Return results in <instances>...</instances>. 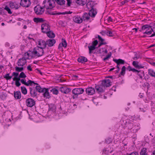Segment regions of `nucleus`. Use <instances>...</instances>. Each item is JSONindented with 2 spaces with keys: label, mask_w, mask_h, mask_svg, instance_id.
<instances>
[{
  "label": "nucleus",
  "mask_w": 155,
  "mask_h": 155,
  "mask_svg": "<svg viewBox=\"0 0 155 155\" xmlns=\"http://www.w3.org/2000/svg\"><path fill=\"white\" fill-rule=\"evenodd\" d=\"M41 29L43 32L46 33L47 36L50 38H53L55 36V34L50 31V26L46 23L43 24L41 25Z\"/></svg>",
  "instance_id": "nucleus-1"
},
{
  "label": "nucleus",
  "mask_w": 155,
  "mask_h": 155,
  "mask_svg": "<svg viewBox=\"0 0 155 155\" xmlns=\"http://www.w3.org/2000/svg\"><path fill=\"white\" fill-rule=\"evenodd\" d=\"M44 7L47 9H51L55 6L54 0H45L43 3Z\"/></svg>",
  "instance_id": "nucleus-2"
},
{
  "label": "nucleus",
  "mask_w": 155,
  "mask_h": 155,
  "mask_svg": "<svg viewBox=\"0 0 155 155\" xmlns=\"http://www.w3.org/2000/svg\"><path fill=\"white\" fill-rule=\"evenodd\" d=\"M39 46H37L35 48L33 51L31 52L32 54L35 56H37L38 57L42 56L44 53V51L43 49L39 48Z\"/></svg>",
  "instance_id": "nucleus-3"
},
{
  "label": "nucleus",
  "mask_w": 155,
  "mask_h": 155,
  "mask_svg": "<svg viewBox=\"0 0 155 155\" xmlns=\"http://www.w3.org/2000/svg\"><path fill=\"white\" fill-rule=\"evenodd\" d=\"M87 7L89 9V7H90L91 9L89 10L88 14L90 16L94 18L95 17L97 14V11L96 8H93L92 6L91 3L90 2H88L86 4Z\"/></svg>",
  "instance_id": "nucleus-4"
},
{
  "label": "nucleus",
  "mask_w": 155,
  "mask_h": 155,
  "mask_svg": "<svg viewBox=\"0 0 155 155\" xmlns=\"http://www.w3.org/2000/svg\"><path fill=\"white\" fill-rule=\"evenodd\" d=\"M140 31H143V34H146L148 35H150L152 32H153L152 28H150L148 25H143L140 30Z\"/></svg>",
  "instance_id": "nucleus-5"
},
{
  "label": "nucleus",
  "mask_w": 155,
  "mask_h": 155,
  "mask_svg": "<svg viewBox=\"0 0 155 155\" xmlns=\"http://www.w3.org/2000/svg\"><path fill=\"white\" fill-rule=\"evenodd\" d=\"M44 8V6L42 7L39 5H38L34 8V10L37 15H41L44 13L45 11Z\"/></svg>",
  "instance_id": "nucleus-6"
},
{
  "label": "nucleus",
  "mask_w": 155,
  "mask_h": 155,
  "mask_svg": "<svg viewBox=\"0 0 155 155\" xmlns=\"http://www.w3.org/2000/svg\"><path fill=\"white\" fill-rule=\"evenodd\" d=\"M29 59L28 58H25V57H23L22 58L18 59L17 64L18 66L23 67L26 63V60Z\"/></svg>",
  "instance_id": "nucleus-7"
},
{
  "label": "nucleus",
  "mask_w": 155,
  "mask_h": 155,
  "mask_svg": "<svg viewBox=\"0 0 155 155\" xmlns=\"http://www.w3.org/2000/svg\"><path fill=\"white\" fill-rule=\"evenodd\" d=\"M26 105L29 107H31L35 104V101L34 100L31 98H28L25 101Z\"/></svg>",
  "instance_id": "nucleus-8"
},
{
  "label": "nucleus",
  "mask_w": 155,
  "mask_h": 155,
  "mask_svg": "<svg viewBox=\"0 0 155 155\" xmlns=\"http://www.w3.org/2000/svg\"><path fill=\"white\" fill-rule=\"evenodd\" d=\"M84 91L83 88H78L74 89L72 91V93L74 95L78 96L79 94H82Z\"/></svg>",
  "instance_id": "nucleus-9"
},
{
  "label": "nucleus",
  "mask_w": 155,
  "mask_h": 155,
  "mask_svg": "<svg viewBox=\"0 0 155 155\" xmlns=\"http://www.w3.org/2000/svg\"><path fill=\"white\" fill-rule=\"evenodd\" d=\"M20 5L25 7H28L31 5V2L30 0H21Z\"/></svg>",
  "instance_id": "nucleus-10"
},
{
  "label": "nucleus",
  "mask_w": 155,
  "mask_h": 155,
  "mask_svg": "<svg viewBox=\"0 0 155 155\" xmlns=\"http://www.w3.org/2000/svg\"><path fill=\"white\" fill-rule=\"evenodd\" d=\"M29 91L30 96L33 98L37 97V93L35 89V87H31L29 88Z\"/></svg>",
  "instance_id": "nucleus-11"
},
{
  "label": "nucleus",
  "mask_w": 155,
  "mask_h": 155,
  "mask_svg": "<svg viewBox=\"0 0 155 155\" xmlns=\"http://www.w3.org/2000/svg\"><path fill=\"white\" fill-rule=\"evenodd\" d=\"M111 83L110 80L109 79H107L103 80L101 83V84L105 88L111 86Z\"/></svg>",
  "instance_id": "nucleus-12"
},
{
  "label": "nucleus",
  "mask_w": 155,
  "mask_h": 155,
  "mask_svg": "<svg viewBox=\"0 0 155 155\" xmlns=\"http://www.w3.org/2000/svg\"><path fill=\"white\" fill-rule=\"evenodd\" d=\"M96 91L98 93H101L104 91L105 88L101 84L95 86Z\"/></svg>",
  "instance_id": "nucleus-13"
},
{
  "label": "nucleus",
  "mask_w": 155,
  "mask_h": 155,
  "mask_svg": "<svg viewBox=\"0 0 155 155\" xmlns=\"http://www.w3.org/2000/svg\"><path fill=\"white\" fill-rule=\"evenodd\" d=\"M60 91L65 94H68L71 91V89L66 87H60Z\"/></svg>",
  "instance_id": "nucleus-14"
},
{
  "label": "nucleus",
  "mask_w": 155,
  "mask_h": 155,
  "mask_svg": "<svg viewBox=\"0 0 155 155\" xmlns=\"http://www.w3.org/2000/svg\"><path fill=\"white\" fill-rule=\"evenodd\" d=\"M38 45H39L41 46V47H39V48L41 49H44L46 48L47 44L46 43V41L42 39L39 40L38 41Z\"/></svg>",
  "instance_id": "nucleus-15"
},
{
  "label": "nucleus",
  "mask_w": 155,
  "mask_h": 155,
  "mask_svg": "<svg viewBox=\"0 0 155 155\" xmlns=\"http://www.w3.org/2000/svg\"><path fill=\"white\" fill-rule=\"evenodd\" d=\"M86 93L89 95H92L95 92L94 89L92 87H89L86 89Z\"/></svg>",
  "instance_id": "nucleus-16"
},
{
  "label": "nucleus",
  "mask_w": 155,
  "mask_h": 155,
  "mask_svg": "<svg viewBox=\"0 0 155 155\" xmlns=\"http://www.w3.org/2000/svg\"><path fill=\"white\" fill-rule=\"evenodd\" d=\"M73 20L75 22L77 23H81L83 21L82 18L78 15L74 16L73 18Z\"/></svg>",
  "instance_id": "nucleus-17"
},
{
  "label": "nucleus",
  "mask_w": 155,
  "mask_h": 155,
  "mask_svg": "<svg viewBox=\"0 0 155 155\" xmlns=\"http://www.w3.org/2000/svg\"><path fill=\"white\" fill-rule=\"evenodd\" d=\"M55 42V40L53 39H49L46 41L47 45H48L49 47L52 46Z\"/></svg>",
  "instance_id": "nucleus-18"
},
{
  "label": "nucleus",
  "mask_w": 155,
  "mask_h": 155,
  "mask_svg": "<svg viewBox=\"0 0 155 155\" xmlns=\"http://www.w3.org/2000/svg\"><path fill=\"white\" fill-rule=\"evenodd\" d=\"M48 91V89L44 88L43 92L42 93H43V96L44 97L49 99L51 97Z\"/></svg>",
  "instance_id": "nucleus-19"
},
{
  "label": "nucleus",
  "mask_w": 155,
  "mask_h": 155,
  "mask_svg": "<svg viewBox=\"0 0 155 155\" xmlns=\"http://www.w3.org/2000/svg\"><path fill=\"white\" fill-rule=\"evenodd\" d=\"M90 16L87 13H85L82 16L83 21H87L90 18Z\"/></svg>",
  "instance_id": "nucleus-20"
},
{
  "label": "nucleus",
  "mask_w": 155,
  "mask_h": 155,
  "mask_svg": "<svg viewBox=\"0 0 155 155\" xmlns=\"http://www.w3.org/2000/svg\"><path fill=\"white\" fill-rule=\"evenodd\" d=\"M97 38L99 40V41H101L100 43L99 44L97 48H99L102 45H106L107 44L106 42H104L103 41H104V39L102 38L101 37L100 35H98Z\"/></svg>",
  "instance_id": "nucleus-21"
},
{
  "label": "nucleus",
  "mask_w": 155,
  "mask_h": 155,
  "mask_svg": "<svg viewBox=\"0 0 155 155\" xmlns=\"http://www.w3.org/2000/svg\"><path fill=\"white\" fill-rule=\"evenodd\" d=\"M10 6L12 8L18 9L19 7V5L16 2H11L9 4Z\"/></svg>",
  "instance_id": "nucleus-22"
},
{
  "label": "nucleus",
  "mask_w": 155,
  "mask_h": 155,
  "mask_svg": "<svg viewBox=\"0 0 155 155\" xmlns=\"http://www.w3.org/2000/svg\"><path fill=\"white\" fill-rule=\"evenodd\" d=\"M14 96L17 99H20L21 97V93L20 91H17L14 92Z\"/></svg>",
  "instance_id": "nucleus-23"
},
{
  "label": "nucleus",
  "mask_w": 155,
  "mask_h": 155,
  "mask_svg": "<svg viewBox=\"0 0 155 155\" xmlns=\"http://www.w3.org/2000/svg\"><path fill=\"white\" fill-rule=\"evenodd\" d=\"M113 60L117 65H120V64H125L124 61L120 59H114Z\"/></svg>",
  "instance_id": "nucleus-24"
},
{
  "label": "nucleus",
  "mask_w": 155,
  "mask_h": 155,
  "mask_svg": "<svg viewBox=\"0 0 155 155\" xmlns=\"http://www.w3.org/2000/svg\"><path fill=\"white\" fill-rule=\"evenodd\" d=\"M87 58L81 56L79 57L78 59V61L79 62L82 63H84L87 62Z\"/></svg>",
  "instance_id": "nucleus-25"
},
{
  "label": "nucleus",
  "mask_w": 155,
  "mask_h": 155,
  "mask_svg": "<svg viewBox=\"0 0 155 155\" xmlns=\"http://www.w3.org/2000/svg\"><path fill=\"white\" fill-rule=\"evenodd\" d=\"M87 0H76V2L80 5H84L87 3Z\"/></svg>",
  "instance_id": "nucleus-26"
},
{
  "label": "nucleus",
  "mask_w": 155,
  "mask_h": 155,
  "mask_svg": "<svg viewBox=\"0 0 155 155\" xmlns=\"http://www.w3.org/2000/svg\"><path fill=\"white\" fill-rule=\"evenodd\" d=\"M33 21L37 23L43 22L45 21L43 18H34Z\"/></svg>",
  "instance_id": "nucleus-27"
},
{
  "label": "nucleus",
  "mask_w": 155,
  "mask_h": 155,
  "mask_svg": "<svg viewBox=\"0 0 155 155\" xmlns=\"http://www.w3.org/2000/svg\"><path fill=\"white\" fill-rule=\"evenodd\" d=\"M67 46V43L65 39H62V43L61 45L60 44L58 46V48L59 49L60 48L63 47L64 48L66 47Z\"/></svg>",
  "instance_id": "nucleus-28"
},
{
  "label": "nucleus",
  "mask_w": 155,
  "mask_h": 155,
  "mask_svg": "<svg viewBox=\"0 0 155 155\" xmlns=\"http://www.w3.org/2000/svg\"><path fill=\"white\" fill-rule=\"evenodd\" d=\"M35 90L38 91L39 93H41L43 92L44 88H42L40 85H37L36 86Z\"/></svg>",
  "instance_id": "nucleus-29"
},
{
  "label": "nucleus",
  "mask_w": 155,
  "mask_h": 155,
  "mask_svg": "<svg viewBox=\"0 0 155 155\" xmlns=\"http://www.w3.org/2000/svg\"><path fill=\"white\" fill-rule=\"evenodd\" d=\"M56 107L54 104H51L49 105V110L53 111L55 110Z\"/></svg>",
  "instance_id": "nucleus-30"
},
{
  "label": "nucleus",
  "mask_w": 155,
  "mask_h": 155,
  "mask_svg": "<svg viewBox=\"0 0 155 155\" xmlns=\"http://www.w3.org/2000/svg\"><path fill=\"white\" fill-rule=\"evenodd\" d=\"M57 3L60 5H62L64 4L65 1L64 0H54Z\"/></svg>",
  "instance_id": "nucleus-31"
},
{
  "label": "nucleus",
  "mask_w": 155,
  "mask_h": 155,
  "mask_svg": "<svg viewBox=\"0 0 155 155\" xmlns=\"http://www.w3.org/2000/svg\"><path fill=\"white\" fill-rule=\"evenodd\" d=\"M148 74L151 76L155 78V72L154 71L151 69H148Z\"/></svg>",
  "instance_id": "nucleus-32"
},
{
  "label": "nucleus",
  "mask_w": 155,
  "mask_h": 155,
  "mask_svg": "<svg viewBox=\"0 0 155 155\" xmlns=\"http://www.w3.org/2000/svg\"><path fill=\"white\" fill-rule=\"evenodd\" d=\"M21 90L22 93L24 95L26 94L27 93V90L24 86H22L21 87Z\"/></svg>",
  "instance_id": "nucleus-33"
},
{
  "label": "nucleus",
  "mask_w": 155,
  "mask_h": 155,
  "mask_svg": "<svg viewBox=\"0 0 155 155\" xmlns=\"http://www.w3.org/2000/svg\"><path fill=\"white\" fill-rule=\"evenodd\" d=\"M140 155H148L146 153V148H143L141 150L140 153Z\"/></svg>",
  "instance_id": "nucleus-34"
},
{
  "label": "nucleus",
  "mask_w": 155,
  "mask_h": 155,
  "mask_svg": "<svg viewBox=\"0 0 155 155\" xmlns=\"http://www.w3.org/2000/svg\"><path fill=\"white\" fill-rule=\"evenodd\" d=\"M88 48H89V53L90 54H91L92 52V51L94 50L96 48V47L92 45L88 46Z\"/></svg>",
  "instance_id": "nucleus-35"
},
{
  "label": "nucleus",
  "mask_w": 155,
  "mask_h": 155,
  "mask_svg": "<svg viewBox=\"0 0 155 155\" xmlns=\"http://www.w3.org/2000/svg\"><path fill=\"white\" fill-rule=\"evenodd\" d=\"M30 53H28V52H26L25 53V57L26 58H28L29 57H32L33 56H34L33 54H32V53H31V51H30Z\"/></svg>",
  "instance_id": "nucleus-36"
},
{
  "label": "nucleus",
  "mask_w": 155,
  "mask_h": 155,
  "mask_svg": "<svg viewBox=\"0 0 155 155\" xmlns=\"http://www.w3.org/2000/svg\"><path fill=\"white\" fill-rule=\"evenodd\" d=\"M126 68L125 66H123L121 69V71L120 73V74L124 76L125 73Z\"/></svg>",
  "instance_id": "nucleus-37"
},
{
  "label": "nucleus",
  "mask_w": 155,
  "mask_h": 155,
  "mask_svg": "<svg viewBox=\"0 0 155 155\" xmlns=\"http://www.w3.org/2000/svg\"><path fill=\"white\" fill-rule=\"evenodd\" d=\"M15 70L16 71L18 72H20L23 71L24 70V68L23 67H19L17 66H16L15 67Z\"/></svg>",
  "instance_id": "nucleus-38"
},
{
  "label": "nucleus",
  "mask_w": 155,
  "mask_h": 155,
  "mask_svg": "<svg viewBox=\"0 0 155 155\" xmlns=\"http://www.w3.org/2000/svg\"><path fill=\"white\" fill-rule=\"evenodd\" d=\"M50 91L53 93V94L55 95L58 94V90L54 88L52 89Z\"/></svg>",
  "instance_id": "nucleus-39"
},
{
  "label": "nucleus",
  "mask_w": 155,
  "mask_h": 155,
  "mask_svg": "<svg viewBox=\"0 0 155 155\" xmlns=\"http://www.w3.org/2000/svg\"><path fill=\"white\" fill-rule=\"evenodd\" d=\"M140 56L139 54L137 52H134V57H133V59L134 60H137L140 58Z\"/></svg>",
  "instance_id": "nucleus-40"
},
{
  "label": "nucleus",
  "mask_w": 155,
  "mask_h": 155,
  "mask_svg": "<svg viewBox=\"0 0 155 155\" xmlns=\"http://www.w3.org/2000/svg\"><path fill=\"white\" fill-rule=\"evenodd\" d=\"M72 13V12H71L70 11H69V12H60V13H57V14L58 15H65V14H71Z\"/></svg>",
  "instance_id": "nucleus-41"
},
{
  "label": "nucleus",
  "mask_w": 155,
  "mask_h": 155,
  "mask_svg": "<svg viewBox=\"0 0 155 155\" xmlns=\"http://www.w3.org/2000/svg\"><path fill=\"white\" fill-rule=\"evenodd\" d=\"M9 74H7L4 76V77L7 80H10L12 78V76H9Z\"/></svg>",
  "instance_id": "nucleus-42"
},
{
  "label": "nucleus",
  "mask_w": 155,
  "mask_h": 155,
  "mask_svg": "<svg viewBox=\"0 0 155 155\" xmlns=\"http://www.w3.org/2000/svg\"><path fill=\"white\" fill-rule=\"evenodd\" d=\"M133 65L136 68L138 67L139 62L137 61H134L132 62Z\"/></svg>",
  "instance_id": "nucleus-43"
},
{
  "label": "nucleus",
  "mask_w": 155,
  "mask_h": 155,
  "mask_svg": "<svg viewBox=\"0 0 155 155\" xmlns=\"http://www.w3.org/2000/svg\"><path fill=\"white\" fill-rule=\"evenodd\" d=\"M4 9L7 11L9 14H12V12H11L10 9L8 6H5L4 8Z\"/></svg>",
  "instance_id": "nucleus-44"
},
{
  "label": "nucleus",
  "mask_w": 155,
  "mask_h": 155,
  "mask_svg": "<svg viewBox=\"0 0 155 155\" xmlns=\"http://www.w3.org/2000/svg\"><path fill=\"white\" fill-rule=\"evenodd\" d=\"M27 83V85H26L27 86H32V84L34 83V81H32L31 80H29L28 81Z\"/></svg>",
  "instance_id": "nucleus-45"
},
{
  "label": "nucleus",
  "mask_w": 155,
  "mask_h": 155,
  "mask_svg": "<svg viewBox=\"0 0 155 155\" xmlns=\"http://www.w3.org/2000/svg\"><path fill=\"white\" fill-rule=\"evenodd\" d=\"M155 24L154 23H152L150 24L149 25H148V26L149 27L151 28L153 30V32H154V28L153 27H155Z\"/></svg>",
  "instance_id": "nucleus-46"
},
{
  "label": "nucleus",
  "mask_w": 155,
  "mask_h": 155,
  "mask_svg": "<svg viewBox=\"0 0 155 155\" xmlns=\"http://www.w3.org/2000/svg\"><path fill=\"white\" fill-rule=\"evenodd\" d=\"M19 78H25L26 77V75L25 74L24 72H21L20 73V74H19Z\"/></svg>",
  "instance_id": "nucleus-47"
},
{
  "label": "nucleus",
  "mask_w": 155,
  "mask_h": 155,
  "mask_svg": "<svg viewBox=\"0 0 155 155\" xmlns=\"http://www.w3.org/2000/svg\"><path fill=\"white\" fill-rule=\"evenodd\" d=\"M98 41H97V40H96L92 42V45H93L94 46H95L97 45L98 44Z\"/></svg>",
  "instance_id": "nucleus-48"
},
{
  "label": "nucleus",
  "mask_w": 155,
  "mask_h": 155,
  "mask_svg": "<svg viewBox=\"0 0 155 155\" xmlns=\"http://www.w3.org/2000/svg\"><path fill=\"white\" fill-rule=\"evenodd\" d=\"M111 53L110 52V54H108L106 56V57H105V58H104L103 59L104 61H105L106 60H107L109 58L111 57Z\"/></svg>",
  "instance_id": "nucleus-49"
},
{
  "label": "nucleus",
  "mask_w": 155,
  "mask_h": 155,
  "mask_svg": "<svg viewBox=\"0 0 155 155\" xmlns=\"http://www.w3.org/2000/svg\"><path fill=\"white\" fill-rule=\"evenodd\" d=\"M107 35L109 36L112 37L114 36V34H113L112 32L111 31H109L108 30Z\"/></svg>",
  "instance_id": "nucleus-50"
},
{
  "label": "nucleus",
  "mask_w": 155,
  "mask_h": 155,
  "mask_svg": "<svg viewBox=\"0 0 155 155\" xmlns=\"http://www.w3.org/2000/svg\"><path fill=\"white\" fill-rule=\"evenodd\" d=\"M18 75V73L17 72H14L12 74V76H14V77L17 78Z\"/></svg>",
  "instance_id": "nucleus-51"
},
{
  "label": "nucleus",
  "mask_w": 155,
  "mask_h": 155,
  "mask_svg": "<svg viewBox=\"0 0 155 155\" xmlns=\"http://www.w3.org/2000/svg\"><path fill=\"white\" fill-rule=\"evenodd\" d=\"M140 73L141 74H142V72H140V71H138V72H137V74L139 76L140 78V79H142V76L141 75V74H140Z\"/></svg>",
  "instance_id": "nucleus-52"
},
{
  "label": "nucleus",
  "mask_w": 155,
  "mask_h": 155,
  "mask_svg": "<svg viewBox=\"0 0 155 155\" xmlns=\"http://www.w3.org/2000/svg\"><path fill=\"white\" fill-rule=\"evenodd\" d=\"M21 82L23 84L25 85H27V83L26 82V81H24L23 79L21 80Z\"/></svg>",
  "instance_id": "nucleus-53"
},
{
  "label": "nucleus",
  "mask_w": 155,
  "mask_h": 155,
  "mask_svg": "<svg viewBox=\"0 0 155 155\" xmlns=\"http://www.w3.org/2000/svg\"><path fill=\"white\" fill-rule=\"evenodd\" d=\"M15 85L17 87H18L21 85V84L19 81H16L15 83Z\"/></svg>",
  "instance_id": "nucleus-54"
},
{
  "label": "nucleus",
  "mask_w": 155,
  "mask_h": 155,
  "mask_svg": "<svg viewBox=\"0 0 155 155\" xmlns=\"http://www.w3.org/2000/svg\"><path fill=\"white\" fill-rule=\"evenodd\" d=\"M129 0H124V1L121 2V5H124L125 3L129 2Z\"/></svg>",
  "instance_id": "nucleus-55"
},
{
  "label": "nucleus",
  "mask_w": 155,
  "mask_h": 155,
  "mask_svg": "<svg viewBox=\"0 0 155 155\" xmlns=\"http://www.w3.org/2000/svg\"><path fill=\"white\" fill-rule=\"evenodd\" d=\"M108 30L103 31H102V35H104L106 34L107 35Z\"/></svg>",
  "instance_id": "nucleus-56"
},
{
  "label": "nucleus",
  "mask_w": 155,
  "mask_h": 155,
  "mask_svg": "<svg viewBox=\"0 0 155 155\" xmlns=\"http://www.w3.org/2000/svg\"><path fill=\"white\" fill-rule=\"evenodd\" d=\"M47 13L49 14V15H57V13H52V12H49V11H47Z\"/></svg>",
  "instance_id": "nucleus-57"
},
{
  "label": "nucleus",
  "mask_w": 155,
  "mask_h": 155,
  "mask_svg": "<svg viewBox=\"0 0 155 155\" xmlns=\"http://www.w3.org/2000/svg\"><path fill=\"white\" fill-rule=\"evenodd\" d=\"M128 155H138V154L137 152H133Z\"/></svg>",
  "instance_id": "nucleus-58"
},
{
  "label": "nucleus",
  "mask_w": 155,
  "mask_h": 155,
  "mask_svg": "<svg viewBox=\"0 0 155 155\" xmlns=\"http://www.w3.org/2000/svg\"><path fill=\"white\" fill-rule=\"evenodd\" d=\"M67 1V4L68 6H70L71 3V0H66Z\"/></svg>",
  "instance_id": "nucleus-59"
},
{
  "label": "nucleus",
  "mask_w": 155,
  "mask_h": 155,
  "mask_svg": "<svg viewBox=\"0 0 155 155\" xmlns=\"http://www.w3.org/2000/svg\"><path fill=\"white\" fill-rule=\"evenodd\" d=\"M27 69L28 70H29L30 71H32V69L31 68V66L29 65L27 67Z\"/></svg>",
  "instance_id": "nucleus-60"
},
{
  "label": "nucleus",
  "mask_w": 155,
  "mask_h": 155,
  "mask_svg": "<svg viewBox=\"0 0 155 155\" xmlns=\"http://www.w3.org/2000/svg\"><path fill=\"white\" fill-rule=\"evenodd\" d=\"M0 14L2 15L4 14V10L1 8H0Z\"/></svg>",
  "instance_id": "nucleus-61"
},
{
  "label": "nucleus",
  "mask_w": 155,
  "mask_h": 155,
  "mask_svg": "<svg viewBox=\"0 0 155 155\" xmlns=\"http://www.w3.org/2000/svg\"><path fill=\"white\" fill-rule=\"evenodd\" d=\"M144 68V66L142 65L141 64H140L138 65V67H137L138 69L142 68Z\"/></svg>",
  "instance_id": "nucleus-62"
},
{
  "label": "nucleus",
  "mask_w": 155,
  "mask_h": 155,
  "mask_svg": "<svg viewBox=\"0 0 155 155\" xmlns=\"http://www.w3.org/2000/svg\"><path fill=\"white\" fill-rule=\"evenodd\" d=\"M131 71H132L133 72H138V70L135 69L134 68H132Z\"/></svg>",
  "instance_id": "nucleus-63"
},
{
  "label": "nucleus",
  "mask_w": 155,
  "mask_h": 155,
  "mask_svg": "<svg viewBox=\"0 0 155 155\" xmlns=\"http://www.w3.org/2000/svg\"><path fill=\"white\" fill-rule=\"evenodd\" d=\"M108 152V151H107L105 149H104L103 150V153H107Z\"/></svg>",
  "instance_id": "nucleus-64"
}]
</instances>
